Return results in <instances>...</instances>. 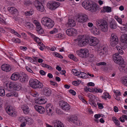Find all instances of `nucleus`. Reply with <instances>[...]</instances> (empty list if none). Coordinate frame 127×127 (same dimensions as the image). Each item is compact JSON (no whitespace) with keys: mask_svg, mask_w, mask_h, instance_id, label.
Returning <instances> with one entry per match:
<instances>
[{"mask_svg":"<svg viewBox=\"0 0 127 127\" xmlns=\"http://www.w3.org/2000/svg\"><path fill=\"white\" fill-rule=\"evenodd\" d=\"M30 109L27 105H24V114H28L29 113Z\"/></svg>","mask_w":127,"mask_h":127,"instance_id":"obj_34","label":"nucleus"},{"mask_svg":"<svg viewBox=\"0 0 127 127\" xmlns=\"http://www.w3.org/2000/svg\"><path fill=\"white\" fill-rule=\"evenodd\" d=\"M19 78V74L16 73H13L10 77L11 80L14 81L17 80Z\"/></svg>","mask_w":127,"mask_h":127,"instance_id":"obj_26","label":"nucleus"},{"mask_svg":"<svg viewBox=\"0 0 127 127\" xmlns=\"http://www.w3.org/2000/svg\"><path fill=\"white\" fill-rule=\"evenodd\" d=\"M60 5V3L58 2L51 1H49L47 4V7L51 10H54Z\"/></svg>","mask_w":127,"mask_h":127,"instance_id":"obj_6","label":"nucleus"},{"mask_svg":"<svg viewBox=\"0 0 127 127\" xmlns=\"http://www.w3.org/2000/svg\"><path fill=\"white\" fill-rule=\"evenodd\" d=\"M107 52L106 49L105 47H103L102 49H101V51L99 52V54L100 56H103L105 55Z\"/></svg>","mask_w":127,"mask_h":127,"instance_id":"obj_33","label":"nucleus"},{"mask_svg":"<svg viewBox=\"0 0 127 127\" xmlns=\"http://www.w3.org/2000/svg\"><path fill=\"white\" fill-rule=\"evenodd\" d=\"M121 39L122 42L127 43V34L124 33L122 35Z\"/></svg>","mask_w":127,"mask_h":127,"instance_id":"obj_27","label":"nucleus"},{"mask_svg":"<svg viewBox=\"0 0 127 127\" xmlns=\"http://www.w3.org/2000/svg\"><path fill=\"white\" fill-rule=\"evenodd\" d=\"M63 37V35L62 34L59 33L58 34H56L55 36V37L57 38H62Z\"/></svg>","mask_w":127,"mask_h":127,"instance_id":"obj_56","label":"nucleus"},{"mask_svg":"<svg viewBox=\"0 0 127 127\" xmlns=\"http://www.w3.org/2000/svg\"><path fill=\"white\" fill-rule=\"evenodd\" d=\"M90 6L88 10L92 12H95L98 9V6L96 4H92V3L90 5Z\"/></svg>","mask_w":127,"mask_h":127,"instance_id":"obj_20","label":"nucleus"},{"mask_svg":"<svg viewBox=\"0 0 127 127\" xmlns=\"http://www.w3.org/2000/svg\"><path fill=\"white\" fill-rule=\"evenodd\" d=\"M24 26L27 29L30 30H32L33 29V25L31 23L26 21L24 22Z\"/></svg>","mask_w":127,"mask_h":127,"instance_id":"obj_19","label":"nucleus"},{"mask_svg":"<svg viewBox=\"0 0 127 127\" xmlns=\"http://www.w3.org/2000/svg\"><path fill=\"white\" fill-rule=\"evenodd\" d=\"M34 5L37 9L41 12L43 11L45 8L42 3L38 0L35 1L34 2Z\"/></svg>","mask_w":127,"mask_h":127,"instance_id":"obj_11","label":"nucleus"},{"mask_svg":"<svg viewBox=\"0 0 127 127\" xmlns=\"http://www.w3.org/2000/svg\"><path fill=\"white\" fill-rule=\"evenodd\" d=\"M121 83L127 87V76L124 77L121 80Z\"/></svg>","mask_w":127,"mask_h":127,"instance_id":"obj_35","label":"nucleus"},{"mask_svg":"<svg viewBox=\"0 0 127 127\" xmlns=\"http://www.w3.org/2000/svg\"><path fill=\"white\" fill-rule=\"evenodd\" d=\"M50 82L51 85L54 86H56L57 87L58 86L57 84L55 82L51 81H50Z\"/></svg>","mask_w":127,"mask_h":127,"instance_id":"obj_61","label":"nucleus"},{"mask_svg":"<svg viewBox=\"0 0 127 127\" xmlns=\"http://www.w3.org/2000/svg\"><path fill=\"white\" fill-rule=\"evenodd\" d=\"M9 11L12 14H15L17 13V10L14 7H8Z\"/></svg>","mask_w":127,"mask_h":127,"instance_id":"obj_28","label":"nucleus"},{"mask_svg":"<svg viewBox=\"0 0 127 127\" xmlns=\"http://www.w3.org/2000/svg\"><path fill=\"white\" fill-rule=\"evenodd\" d=\"M90 37L89 35H87L81 36L78 40L79 45L84 46L88 43L89 42Z\"/></svg>","mask_w":127,"mask_h":127,"instance_id":"obj_4","label":"nucleus"},{"mask_svg":"<svg viewBox=\"0 0 127 127\" xmlns=\"http://www.w3.org/2000/svg\"><path fill=\"white\" fill-rule=\"evenodd\" d=\"M96 24L102 31L105 32L108 29L107 23L106 21L103 19H99L96 21Z\"/></svg>","mask_w":127,"mask_h":127,"instance_id":"obj_1","label":"nucleus"},{"mask_svg":"<svg viewBox=\"0 0 127 127\" xmlns=\"http://www.w3.org/2000/svg\"><path fill=\"white\" fill-rule=\"evenodd\" d=\"M2 69L6 72L10 71L11 69L10 66L8 64H4L1 66Z\"/></svg>","mask_w":127,"mask_h":127,"instance_id":"obj_21","label":"nucleus"},{"mask_svg":"<svg viewBox=\"0 0 127 127\" xmlns=\"http://www.w3.org/2000/svg\"><path fill=\"white\" fill-rule=\"evenodd\" d=\"M88 50L87 49H81L77 51L76 54L80 57L86 58L88 57Z\"/></svg>","mask_w":127,"mask_h":127,"instance_id":"obj_9","label":"nucleus"},{"mask_svg":"<svg viewBox=\"0 0 127 127\" xmlns=\"http://www.w3.org/2000/svg\"><path fill=\"white\" fill-rule=\"evenodd\" d=\"M69 92L71 94L74 95H75L76 94V92L75 91L71 89L70 90H69Z\"/></svg>","mask_w":127,"mask_h":127,"instance_id":"obj_57","label":"nucleus"},{"mask_svg":"<svg viewBox=\"0 0 127 127\" xmlns=\"http://www.w3.org/2000/svg\"><path fill=\"white\" fill-rule=\"evenodd\" d=\"M12 40L15 43H20V40L18 38L13 39Z\"/></svg>","mask_w":127,"mask_h":127,"instance_id":"obj_54","label":"nucleus"},{"mask_svg":"<svg viewBox=\"0 0 127 127\" xmlns=\"http://www.w3.org/2000/svg\"><path fill=\"white\" fill-rule=\"evenodd\" d=\"M29 34L31 36L33 39L37 43H38L39 45L43 44L42 43L40 42H39L40 39L38 37L36 36L34 34L30 32H29Z\"/></svg>","mask_w":127,"mask_h":127,"instance_id":"obj_24","label":"nucleus"},{"mask_svg":"<svg viewBox=\"0 0 127 127\" xmlns=\"http://www.w3.org/2000/svg\"><path fill=\"white\" fill-rule=\"evenodd\" d=\"M0 23L4 24H6V22L2 18H0Z\"/></svg>","mask_w":127,"mask_h":127,"instance_id":"obj_64","label":"nucleus"},{"mask_svg":"<svg viewBox=\"0 0 127 127\" xmlns=\"http://www.w3.org/2000/svg\"><path fill=\"white\" fill-rule=\"evenodd\" d=\"M60 105L62 109L64 110H68L70 109L69 104L64 101H61L60 102Z\"/></svg>","mask_w":127,"mask_h":127,"instance_id":"obj_14","label":"nucleus"},{"mask_svg":"<svg viewBox=\"0 0 127 127\" xmlns=\"http://www.w3.org/2000/svg\"><path fill=\"white\" fill-rule=\"evenodd\" d=\"M90 103L91 105L92 106H93L94 107H96V104L93 100H91V101H90Z\"/></svg>","mask_w":127,"mask_h":127,"instance_id":"obj_59","label":"nucleus"},{"mask_svg":"<svg viewBox=\"0 0 127 127\" xmlns=\"http://www.w3.org/2000/svg\"><path fill=\"white\" fill-rule=\"evenodd\" d=\"M54 55H55V56L57 57L60 58L61 59L63 58V57L61 55L59 54L57 52H54L53 53Z\"/></svg>","mask_w":127,"mask_h":127,"instance_id":"obj_46","label":"nucleus"},{"mask_svg":"<svg viewBox=\"0 0 127 127\" xmlns=\"http://www.w3.org/2000/svg\"><path fill=\"white\" fill-rule=\"evenodd\" d=\"M110 42L111 45L112 46H114L118 44V39L114 34H111L110 39Z\"/></svg>","mask_w":127,"mask_h":127,"instance_id":"obj_10","label":"nucleus"},{"mask_svg":"<svg viewBox=\"0 0 127 127\" xmlns=\"http://www.w3.org/2000/svg\"><path fill=\"white\" fill-rule=\"evenodd\" d=\"M5 95V92L3 87H0V96H3Z\"/></svg>","mask_w":127,"mask_h":127,"instance_id":"obj_37","label":"nucleus"},{"mask_svg":"<svg viewBox=\"0 0 127 127\" xmlns=\"http://www.w3.org/2000/svg\"><path fill=\"white\" fill-rule=\"evenodd\" d=\"M53 123L54 127H64L63 124L59 120H55Z\"/></svg>","mask_w":127,"mask_h":127,"instance_id":"obj_23","label":"nucleus"},{"mask_svg":"<svg viewBox=\"0 0 127 127\" xmlns=\"http://www.w3.org/2000/svg\"><path fill=\"white\" fill-rule=\"evenodd\" d=\"M18 95V94H16L14 92H11L6 94V96L7 97L14 96L17 97Z\"/></svg>","mask_w":127,"mask_h":127,"instance_id":"obj_36","label":"nucleus"},{"mask_svg":"<svg viewBox=\"0 0 127 127\" xmlns=\"http://www.w3.org/2000/svg\"><path fill=\"white\" fill-rule=\"evenodd\" d=\"M72 73L73 74L79 76L80 72L74 69H73L71 71Z\"/></svg>","mask_w":127,"mask_h":127,"instance_id":"obj_43","label":"nucleus"},{"mask_svg":"<svg viewBox=\"0 0 127 127\" xmlns=\"http://www.w3.org/2000/svg\"><path fill=\"white\" fill-rule=\"evenodd\" d=\"M104 96H102V97L104 98L105 99H107V98H108L109 99L111 98V96L109 95V94L107 93H104Z\"/></svg>","mask_w":127,"mask_h":127,"instance_id":"obj_39","label":"nucleus"},{"mask_svg":"<svg viewBox=\"0 0 127 127\" xmlns=\"http://www.w3.org/2000/svg\"><path fill=\"white\" fill-rule=\"evenodd\" d=\"M67 24L69 26L71 27H72L74 26L75 25V22L73 19H69Z\"/></svg>","mask_w":127,"mask_h":127,"instance_id":"obj_29","label":"nucleus"},{"mask_svg":"<svg viewBox=\"0 0 127 127\" xmlns=\"http://www.w3.org/2000/svg\"><path fill=\"white\" fill-rule=\"evenodd\" d=\"M77 20L79 22L82 23L89 20L86 14L83 15H78Z\"/></svg>","mask_w":127,"mask_h":127,"instance_id":"obj_12","label":"nucleus"},{"mask_svg":"<svg viewBox=\"0 0 127 127\" xmlns=\"http://www.w3.org/2000/svg\"><path fill=\"white\" fill-rule=\"evenodd\" d=\"M86 75V74L85 73L82 72H80L78 77H80L81 78H83V77L86 78V77L85 76Z\"/></svg>","mask_w":127,"mask_h":127,"instance_id":"obj_44","label":"nucleus"},{"mask_svg":"<svg viewBox=\"0 0 127 127\" xmlns=\"http://www.w3.org/2000/svg\"><path fill=\"white\" fill-rule=\"evenodd\" d=\"M29 84L30 86L34 89H41L43 87L42 83L36 79L30 80Z\"/></svg>","mask_w":127,"mask_h":127,"instance_id":"obj_3","label":"nucleus"},{"mask_svg":"<svg viewBox=\"0 0 127 127\" xmlns=\"http://www.w3.org/2000/svg\"><path fill=\"white\" fill-rule=\"evenodd\" d=\"M66 32L68 35L75 36L76 35V30L73 28L70 29H67Z\"/></svg>","mask_w":127,"mask_h":127,"instance_id":"obj_18","label":"nucleus"},{"mask_svg":"<svg viewBox=\"0 0 127 127\" xmlns=\"http://www.w3.org/2000/svg\"><path fill=\"white\" fill-rule=\"evenodd\" d=\"M33 22L36 26V30L42 28L40 23L38 21L36 20H34Z\"/></svg>","mask_w":127,"mask_h":127,"instance_id":"obj_32","label":"nucleus"},{"mask_svg":"<svg viewBox=\"0 0 127 127\" xmlns=\"http://www.w3.org/2000/svg\"><path fill=\"white\" fill-rule=\"evenodd\" d=\"M91 46H95L98 44V41L96 37H90V40L89 42Z\"/></svg>","mask_w":127,"mask_h":127,"instance_id":"obj_16","label":"nucleus"},{"mask_svg":"<svg viewBox=\"0 0 127 127\" xmlns=\"http://www.w3.org/2000/svg\"><path fill=\"white\" fill-rule=\"evenodd\" d=\"M97 105L98 106L99 109H102L104 107L102 104L101 103H97Z\"/></svg>","mask_w":127,"mask_h":127,"instance_id":"obj_58","label":"nucleus"},{"mask_svg":"<svg viewBox=\"0 0 127 127\" xmlns=\"http://www.w3.org/2000/svg\"><path fill=\"white\" fill-rule=\"evenodd\" d=\"M36 30L38 33L40 34H42L44 32L42 28L37 29Z\"/></svg>","mask_w":127,"mask_h":127,"instance_id":"obj_48","label":"nucleus"},{"mask_svg":"<svg viewBox=\"0 0 127 127\" xmlns=\"http://www.w3.org/2000/svg\"><path fill=\"white\" fill-rule=\"evenodd\" d=\"M52 107V105L50 103L47 104L46 106V111L47 114L49 116L52 115L53 114Z\"/></svg>","mask_w":127,"mask_h":127,"instance_id":"obj_15","label":"nucleus"},{"mask_svg":"<svg viewBox=\"0 0 127 127\" xmlns=\"http://www.w3.org/2000/svg\"><path fill=\"white\" fill-rule=\"evenodd\" d=\"M32 3L31 1H25L24 3V5L27 6H29L32 4Z\"/></svg>","mask_w":127,"mask_h":127,"instance_id":"obj_53","label":"nucleus"},{"mask_svg":"<svg viewBox=\"0 0 127 127\" xmlns=\"http://www.w3.org/2000/svg\"><path fill=\"white\" fill-rule=\"evenodd\" d=\"M91 3L92 2L90 1H85L83 2L82 5V6L88 10L89 7L90 6V5L91 4Z\"/></svg>","mask_w":127,"mask_h":127,"instance_id":"obj_22","label":"nucleus"},{"mask_svg":"<svg viewBox=\"0 0 127 127\" xmlns=\"http://www.w3.org/2000/svg\"><path fill=\"white\" fill-rule=\"evenodd\" d=\"M93 31L94 34H95L98 35L100 33L99 30L96 28H95Z\"/></svg>","mask_w":127,"mask_h":127,"instance_id":"obj_47","label":"nucleus"},{"mask_svg":"<svg viewBox=\"0 0 127 127\" xmlns=\"http://www.w3.org/2000/svg\"><path fill=\"white\" fill-rule=\"evenodd\" d=\"M33 14V12L32 11H28L26 12L25 14L26 16H31Z\"/></svg>","mask_w":127,"mask_h":127,"instance_id":"obj_49","label":"nucleus"},{"mask_svg":"<svg viewBox=\"0 0 127 127\" xmlns=\"http://www.w3.org/2000/svg\"><path fill=\"white\" fill-rule=\"evenodd\" d=\"M25 58L26 59H28L29 60V61L30 62H34L35 61L34 60L32 59V58L29 57H26Z\"/></svg>","mask_w":127,"mask_h":127,"instance_id":"obj_52","label":"nucleus"},{"mask_svg":"<svg viewBox=\"0 0 127 127\" xmlns=\"http://www.w3.org/2000/svg\"><path fill=\"white\" fill-rule=\"evenodd\" d=\"M24 120H25L24 121H26V123L28 124H31L33 122L32 120L28 117H26L24 119Z\"/></svg>","mask_w":127,"mask_h":127,"instance_id":"obj_30","label":"nucleus"},{"mask_svg":"<svg viewBox=\"0 0 127 127\" xmlns=\"http://www.w3.org/2000/svg\"><path fill=\"white\" fill-rule=\"evenodd\" d=\"M41 23L42 25L49 28H52L54 25V22L52 19L46 17H43L42 18Z\"/></svg>","mask_w":127,"mask_h":127,"instance_id":"obj_2","label":"nucleus"},{"mask_svg":"<svg viewBox=\"0 0 127 127\" xmlns=\"http://www.w3.org/2000/svg\"><path fill=\"white\" fill-rule=\"evenodd\" d=\"M80 82L79 81H78L77 82L76 81H74L72 82V84L73 85H75V86H77L79 85L80 83Z\"/></svg>","mask_w":127,"mask_h":127,"instance_id":"obj_55","label":"nucleus"},{"mask_svg":"<svg viewBox=\"0 0 127 127\" xmlns=\"http://www.w3.org/2000/svg\"><path fill=\"white\" fill-rule=\"evenodd\" d=\"M29 79V77L26 74H24V82L27 81Z\"/></svg>","mask_w":127,"mask_h":127,"instance_id":"obj_62","label":"nucleus"},{"mask_svg":"<svg viewBox=\"0 0 127 127\" xmlns=\"http://www.w3.org/2000/svg\"><path fill=\"white\" fill-rule=\"evenodd\" d=\"M68 57L74 61H77L78 60L77 58L73 54H70L68 55Z\"/></svg>","mask_w":127,"mask_h":127,"instance_id":"obj_40","label":"nucleus"},{"mask_svg":"<svg viewBox=\"0 0 127 127\" xmlns=\"http://www.w3.org/2000/svg\"><path fill=\"white\" fill-rule=\"evenodd\" d=\"M10 30H11V32L13 33L16 35L18 37H20L21 35H19L13 29H12L10 28H9Z\"/></svg>","mask_w":127,"mask_h":127,"instance_id":"obj_41","label":"nucleus"},{"mask_svg":"<svg viewBox=\"0 0 127 127\" xmlns=\"http://www.w3.org/2000/svg\"><path fill=\"white\" fill-rule=\"evenodd\" d=\"M38 103L39 104H43L45 103V100L43 98H38L37 100Z\"/></svg>","mask_w":127,"mask_h":127,"instance_id":"obj_38","label":"nucleus"},{"mask_svg":"<svg viewBox=\"0 0 127 127\" xmlns=\"http://www.w3.org/2000/svg\"><path fill=\"white\" fill-rule=\"evenodd\" d=\"M43 91L44 95L46 96H49L51 94V91L47 87H44Z\"/></svg>","mask_w":127,"mask_h":127,"instance_id":"obj_25","label":"nucleus"},{"mask_svg":"<svg viewBox=\"0 0 127 127\" xmlns=\"http://www.w3.org/2000/svg\"><path fill=\"white\" fill-rule=\"evenodd\" d=\"M7 89L10 91H11L13 90L18 91L20 89V86L16 83L10 82L9 84Z\"/></svg>","mask_w":127,"mask_h":127,"instance_id":"obj_8","label":"nucleus"},{"mask_svg":"<svg viewBox=\"0 0 127 127\" xmlns=\"http://www.w3.org/2000/svg\"><path fill=\"white\" fill-rule=\"evenodd\" d=\"M106 63L104 62H101L99 63H97V65L99 66L100 65H106Z\"/></svg>","mask_w":127,"mask_h":127,"instance_id":"obj_60","label":"nucleus"},{"mask_svg":"<svg viewBox=\"0 0 127 127\" xmlns=\"http://www.w3.org/2000/svg\"><path fill=\"white\" fill-rule=\"evenodd\" d=\"M95 91L96 92L100 93H102L103 91L102 89H100L96 88L95 89Z\"/></svg>","mask_w":127,"mask_h":127,"instance_id":"obj_63","label":"nucleus"},{"mask_svg":"<svg viewBox=\"0 0 127 127\" xmlns=\"http://www.w3.org/2000/svg\"><path fill=\"white\" fill-rule=\"evenodd\" d=\"M103 10L105 12H110L111 11V8L110 7L108 6L104 7Z\"/></svg>","mask_w":127,"mask_h":127,"instance_id":"obj_42","label":"nucleus"},{"mask_svg":"<svg viewBox=\"0 0 127 127\" xmlns=\"http://www.w3.org/2000/svg\"><path fill=\"white\" fill-rule=\"evenodd\" d=\"M31 95L33 97H36L38 96V94L37 92H33L31 93Z\"/></svg>","mask_w":127,"mask_h":127,"instance_id":"obj_50","label":"nucleus"},{"mask_svg":"<svg viewBox=\"0 0 127 127\" xmlns=\"http://www.w3.org/2000/svg\"><path fill=\"white\" fill-rule=\"evenodd\" d=\"M58 32V30L56 29H54L53 30L50 32V33L51 34H53L57 32Z\"/></svg>","mask_w":127,"mask_h":127,"instance_id":"obj_51","label":"nucleus"},{"mask_svg":"<svg viewBox=\"0 0 127 127\" xmlns=\"http://www.w3.org/2000/svg\"><path fill=\"white\" fill-rule=\"evenodd\" d=\"M34 108L35 110L39 113L43 114L45 112L44 108L42 106L36 105L34 106Z\"/></svg>","mask_w":127,"mask_h":127,"instance_id":"obj_17","label":"nucleus"},{"mask_svg":"<svg viewBox=\"0 0 127 127\" xmlns=\"http://www.w3.org/2000/svg\"><path fill=\"white\" fill-rule=\"evenodd\" d=\"M112 58L114 62L118 64L122 65L124 63L123 58L118 53H116L113 55Z\"/></svg>","mask_w":127,"mask_h":127,"instance_id":"obj_5","label":"nucleus"},{"mask_svg":"<svg viewBox=\"0 0 127 127\" xmlns=\"http://www.w3.org/2000/svg\"><path fill=\"white\" fill-rule=\"evenodd\" d=\"M6 110L7 113L10 116L12 117H16L17 115V112L15 109L11 106H8Z\"/></svg>","mask_w":127,"mask_h":127,"instance_id":"obj_7","label":"nucleus"},{"mask_svg":"<svg viewBox=\"0 0 127 127\" xmlns=\"http://www.w3.org/2000/svg\"><path fill=\"white\" fill-rule=\"evenodd\" d=\"M77 116L75 115H72L70 117L69 119V121L73 123H74L75 125L78 126H80L82 124V123L81 121L78 122L79 124L77 122Z\"/></svg>","mask_w":127,"mask_h":127,"instance_id":"obj_13","label":"nucleus"},{"mask_svg":"<svg viewBox=\"0 0 127 127\" xmlns=\"http://www.w3.org/2000/svg\"><path fill=\"white\" fill-rule=\"evenodd\" d=\"M114 17L115 19L119 24H122V19L121 18H119L118 16H115Z\"/></svg>","mask_w":127,"mask_h":127,"instance_id":"obj_45","label":"nucleus"},{"mask_svg":"<svg viewBox=\"0 0 127 127\" xmlns=\"http://www.w3.org/2000/svg\"><path fill=\"white\" fill-rule=\"evenodd\" d=\"M110 27L112 29H116L117 28V26L115 22L114 21H111L110 23Z\"/></svg>","mask_w":127,"mask_h":127,"instance_id":"obj_31","label":"nucleus"}]
</instances>
